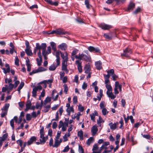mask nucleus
I'll return each mask as SVG.
<instances>
[{
    "label": "nucleus",
    "mask_w": 153,
    "mask_h": 153,
    "mask_svg": "<svg viewBox=\"0 0 153 153\" xmlns=\"http://www.w3.org/2000/svg\"><path fill=\"white\" fill-rule=\"evenodd\" d=\"M40 139L39 141L40 144H44L48 139V136H44V128L42 127L40 130Z\"/></svg>",
    "instance_id": "nucleus-1"
},
{
    "label": "nucleus",
    "mask_w": 153,
    "mask_h": 153,
    "mask_svg": "<svg viewBox=\"0 0 153 153\" xmlns=\"http://www.w3.org/2000/svg\"><path fill=\"white\" fill-rule=\"evenodd\" d=\"M75 58L79 60H83L87 62L90 61L91 58L83 53H79L78 55L75 56Z\"/></svg>",
    "instance_id": "nucleus-2"
},
{
    "label": "nucleus",
    "mask_w": 153,
    "mask_h": 153,
    "mask_svg": "<svg viewBox=\"0 0 153 153\" xmlns=\"http://www.w3.org/2000/svg\"><path fill=\"white\" fill-rule=\"evenodd\" d=\"M46 46L45 43H42V52L48 54L51 53V48L50 46H48L47 47V50L46 51Z\"/></svg>",
    "instance_id": "nucleus-3"
},
{
    "label": "nucleus",
    "mask_w": 153,
    "mask_h": 153,
    "mask_svg": "<svg viewBox=\"0 0 153 153\" xmlns=\"http://www.w3.org/2000/svg\"><path fill=\"white\" fill-rule=\"evenodd\" d=\"M47 69L46 68L43 67H39L36 70H33L29 74L30 75H32L34 74L39 72H42L44 71H45Z\"/></svg>",
    "instance_id": "nucleus-4"
},
{
    "label": "nucleus",
    "mask_w": 153,
    "mask_h": 153,
    "mask_svg": "<svg viewBox=\"0 0 153 153\" xmlns=\"http://www.w3.org/2000/svg\"><path fill=\"white\" fill-rule=\"evenodd\" d=\"M42 89V87L40 85H38L35 87L33 89L32 96L34 97H36V92L38 90H41Z\"/></svg>",
    "instance_id": "nucleus-5"
},
{
    "label": "nucleus",
    "mask_w": 153,
    "mask_h": 153,
    "mask_svg": "<svg viewBox=\"0 0 153 153\" xmlns=\"http://www.w3.org/2000/svg\"><path fill=\"white\" fill-rule=\"evenodd\" d=\"M68 61H62V70L65 71L66 74L68 73V70L67 69V62Z\"/></svg>",
    "instance_id": "nucleus-6"
},
{
    "label": "nucleus",
    "mask_w": 153,
    "mask_h": 153,
    "mask_svg": "<svg viewBox=\"0 0 153 153\" xmlns=\"http://www.w3.org/2000/svg\"><path fill=\"white\" fill-rule=\"evenodd\" d=\"M131 53L132 52L130 48H126L124 51L123 53L121 54V56H123L126 57H128Z\"/></svg>",
    "instance_id": "nucleus-7"
},
{
    "label": "nucleus",
    "mask_w": 153,
    "mask_h": 153,
    "mask_svg": "<svg viewBox=\"0 0 153 153\" xmlns=\"http://www.w3.org/2000/svg\"><path fill=\"white\" fill-rule=\"evenodd\" d=\"M98 145L96 143L94 144L92 149V153H101L100 149H98Z\"/></svg>",
    "instance_id": "nucleus-8"
},
{
    "label": "nucleus",
    "mask_w": 153,
    "mask_h": 153,
    "mask_svg": "<svg viewBox=\"0 0 153 153\" xmlns=\"http://www.w3.org/2000/svg\"><path fill=\"white\" fill-rule=\"evenodd\" d=\"M81 62L79 60H77L76 61V64L77 65V68L79 72V73H81L82 71V66L81 65Z\"/></svg>",
    "instance_id": "nucleus-9"
},
{
    "label": "nucleus",
    "mask_w": 153,
    "mask_h": 153,
    "mask_svg": "<svg viewBox=\"0 0 153 153\" xmlns=\"http://www.w3.org/2000/svg\"><path fill=\"white\" fill-rule=\"evenodd\" d=\"M98 131L97 126L96 125L93 126L91 128V133L92 136H94Z\"/></svg>",
    "instance_id": "nucleus-10"
},
{
    "label": "nucleus",
    "mask_w": 153,
    "mask_h": 153,
    "mask_svg": "<svg viewBox=\"0 0 153 153\" xmlns=\"http://www.w3.org/2000/svg\"><path fill=\"white\" fill-rule=\"evenodd\" d=\"M67 127L66 126V125H64L63 122L62 121H59V124L58 126V127L59 128L62 127V130L63 131H66Z\"/></svg>",
    "instance_id": "nucleus-11"
},
{
    "label": "nucleus",
    "mask_w": 153,
    "mask_h": 153,
    "mask_svg": "<svg viewBox=\"0 0 153 153\" xmlns=\"http://www.w3.org/2000/svg\"><path fill=\"white\" fill-rule=\"evenodd\" d=\"M62 138H60L59 140L58 139H55L54 144L53 146V147L57 148L60 144V143L62 142Z\"/></svg>",
    "instance_id": "nucleus-12"
},
{
    "label": "nucleus",
    "mask_w": 153,
    "mask_h": 153,
    "mask_svg": "<svg viewBox=\"0 0 153 153\" xmlns=\"http://www.w3.org/2000/svg\"><path fill=\"white\" fill-rule=\"evenodd\" d=\"M100 27L102 29L104 30H108L111 28V26L105 23H101L100 25Z\"/></svg>",
    "instance_id": "nucleus-13"
},
{
    "label": "nucleus",
    "mask_w": 153,
    "mask_h": 153,
    "mask_svg": "<svg viewBox=\"0 0 153 153\" xmlns=\"http://www.w3.org/2000/svg\"><path fill=\"white\" fill-rule=\"evenodd\" d=\"M84 69L85 73L86 74L91 72L90 65L89 63H88L85 65Z\"/></svg>",
    "instance_id": "nucleus-14"
},
{
    "label": "nucleus",
    "mask_w": 153,
    "mask_h": 153,
    "mask_svg": "<svg viewBox=\"0 0 153 153\" xmlns=\"http://www.w3.org/2000/svg\"><path fill=\"white\" fill-rule=\"evenodd\" d=\"M88 50L90 52H94L95 53H98L100 52V50L99 49L97 48H95L93 47L90 46L88 48Z\"/></svg>",
    "instance_id": "nucleus-15"
},
{
    "label": "nucleus",
    "mask_w": 153,
    "mask_h": 153,
    "mask_svg": "<svg viewBox=\"0 0 153 153\" xmlns=\"http://www.w3.org/2000/svg\"><path fill=\"white\" fill-rule=\"evenodd\" d=\"M119 124V123L117 122L114 123H113L112 122H110L108 125L110 126V128L112 130H115L116 129L117 126Z\"/></svg>",
    "instance_id": "nucleus-16"
},
{
    "label": "nucleus",
    "mask_w": 153,
    "mask_h": 153,
    "mask_svg": "<svg viewBox=\"0 0 153 153\" xmlns=\"http://www.w3.org/2000/svg\"><path fill=\"white\" fill-rule=\"evenodd\" d=\"M135 4L134 3L132 2H130L128 5V8L126 10V11H129L130 10H132L134 8Z\"/></svg>",
    "instance_id": "nucleus-17"
},
{
    "label": "nucleus",
    "mask_w": 153,
    "mask_h": 153,
    "mask_svg": "<svg viewBox=\"0 0 153 153\" xmlns=\"http://www.w3.org/2000/svg\"><path fill=\"white\" fill-rule=\"evenodd\" d=\"M100 149L101 152L103 149H105V150L102 153H108L111 152V150H107V146H104L103 144L102 145V146L100 147Z\"/></svg>",
    "instance_id": "nucleus-18"
},
{
    "label": "nucleus",
    "mask_w": 153,
    "mask_h": 153,
    "mask_svg": "<svg viewBox=\"0 0 153 153\" xmlns=\"http://www.w3.org/2000/svg\"><path fill=\"white\" fill-rule=\"evenodd\" d=\"M120 84L118 82H116L115 84V87L114 88V94H117L119 93V91L117 90L118 87L119 86Z\"/></svg>",
    "instance_id": "nucleus-19"
},
{
    "label": "nucleus",
    "mask_w": 153,
    "mask_h": 153,
    "mask_svg": "<svg viewBox=\"0 0 153 153\" xmlns=\"http://www.w3.org/2000/svg\"><path fill=\"white\" fill-rule=\"evenodd\" d=\"M58 47L62 50L65 51L66 49L67 48V46L65 43H62L59 45Z\"/></svg>",
    "instance_id": "nucleus-20"
},
{
    "label": "nucleus",
    "mask_w": 153,
    "mask_h": 153,
    "mask_svg": "<svg viewBox=\"0 0 153 153\" xmlns=\"http://www.w3.org/2000/svg\"><path fill=\"white\" fill-rule=\"evenodd\" d=\"M98 113L96 111H94V113H93L90 114V117L91 119L93 121H95V116H98Z\"/></svg>",
    "instance_id": "nucleus-21"
},
{
    "label": "nucleus",
    "mask_w": 153,
    "mask_h": 153,
    "mask_svg": "<svg viewBox=\"0 0 153 153\" xmlns=\"http://www.w3.org/2000/svg\"><path fill=\"white\" fill-rule=\"evenodd\" d=\"M95 65L97 69L98 70H100L102 68V62L100 61L96 62Z\"/></svg>",
    "instance_id": "nucleus-22"
},
{
    "label": "nucleus",
    "mask_w": 153,
    "mask_h": 153,
    "mask_svg": "<svg viewBox=\"0 0 153 153\" xmlns=\"http://www.w3.org/2000/svg\"><path fill=\"white\" fill-rule=\"evenodd\" d=\"M106 94L108 97L110 98L111 99H114L116 97V96L113 94L112 91L106 92Z\"/></svg>",
    "instance_id": "nucleus-23"
},
{
    "label": "nucleus",
    "mask_w": 153,
    "mask_h": 153,
    "mask_svg": "<svg viewBox=\"0 0 153 153\" xmlns=\"http://www.w3.org/2000/svg\"><path fill=\"white\" fill-rule=\"evenodd\" d=\"M66 111L67 112L68 114V115H70L71 112H72L73 113L74 112L73 106H72L71 107L67 108Z\"/></svg>",
    "instance_id": "nucleus-24"
},
{
    "label": "nucleus",
    "mask_w": 153,
    "mask_h": 153,
    "mask_svg": "<svg viewBox=\"0 0 153 153\" xmlns=\"http://www.w3.org/2000/svg\"><path fill=\"white\" fill-rule=\"evenodd\" d=\"M56 34L58 35H62L65 33V31L62 29L59 28L56 29Z\"/></svg>",
    "instance_id": "nucleus-25"
},
{
    "label": "nucleus",
    "mask_w": 153,
    "mask_h": 153,
    "mask_svg": "<svg viewBox=\"0 0 153 153\" xmlns=\"http://www.w3.org/2000/svg\"><path fill=\"white\" fill-rule=\"evenodd\" d=\"M36 137H35L33 136L31 137L30 139L28 141L27 144L28 145H30L32 144L33 142L36 141Z\"/></svg>",
    "instance_id": "nucleus-26"
},
{
    "label": "nucleus",
    "mask_w": 153,
    "mask_h": 153,
    "mask_svg": "<svg viewBox=\"0 0 153 153\" xmlns=\"http://www.w3.org/2000/svg\"><path fill=\"white\" fill-rule=\"evenodd\" d=\"M32 104L30 100H28L26 105V108L25 110L26 111L30 108Z\"/></svg>",
    "instance_id": "nucleus-27"
},
{
    "label": "nucleus",
    "mask_w": 153,
    "mask_h": 153,
    "mask_svg": "<svg viewBox=\"0 0 153 153\" xmlns=\"http://www.w3.org/2000/svg\"><path fill=\"white\" fill-rule=\"evenodd\" d=\"M5 67L7 68L6 69L5 68H3L2 69L4 71V72L5 74H6L7 73H9L10 72V68L8 64L5 65Z\"/></svg>",
    "instance_id": "nucleus-28"
},
{
    "label": "nucleus",
    "mask_w": 153,
    "mask_h": 153,
    "mask_svg": "<svg viewBox=\"0 0 153 153\" xmlns=\"http://www.w3.org/2000/svg\"><path fill=\"white\" fill-rule=\"evenodd\" d=\"M26 65L27 67V71L29 72L31 71V65L30 64L29 60V59L26 60Z\"/></svg>",
    "instance_id": "nucleus-29"
},
{
    "label": "nucleus",
    "mask_w": 153,
    "mask_h": 153,
    "mask_svg": "<svg viewBox=\"0 0 153 153\" xmlns=\"http://www.w3.org/2000/svg\"><path fill=\"white\" fill-rule=\"evenodd\" d=\"M25 51L27 54L28 56H31L33 54L32 51L30 49V48H26Z\"/></svg>",
    "instance_id": "nucleus-30"
},
{
    "label": "nucleus",
    "mask_w": 153,
    "mask_h": 153,
    "mask_svg": "<svg viewBox=\"0 0 153 153\" xmlns=\"http://www.w3.org/2000/svg\"><path fill=\"white\" fill-rule=\"evenodd\" d=\"M78 136L79 137L80 139L83 140V132L82 130L79 131L77 133Z\"/></svg>",
    "instance_id": "nucleus-31"
},
{
    "label": "nucleus",
    "mask_w": 153,
    "mask_h": 153,
    "mask_svg": "<svg viewBox=\"0 0 153 153\" xmlns=\"http://www.w3.org/2000/svg\"><path fill=\"white\" fill-rule=\"evenodd\" d=\"M94 138L93 137H91L86 142V144L88 146H89L91 143L94 142Z\"/></svg>",
    "instance_id": "nucleus-32"
},
{
    "label": "nucleus",
    "mask_w": 153,
    "mask_h": 153,
    "mask_svg": "<svg viewBox=\"0 0 153 153\" xmlns=\"http://www.w3.org/2000/svg\"><path fill=\"white\" fill-rule=\"evenodd\" d=\"M102 92V90L101 89H100L99 90L100 96L98 95L97 96V99L99 101H100L101 100V98L103 96Z\"/></svg>",
    "instance_id": "nucleus-33"
},
{
    "label": "nucleus",
    "mask_w": 153,
    "mask_h": 153,
    "mask_svg": "<svg viewBox=\"0 0 153 153\" xmlns=\"http://www.w3.org/2000/svg\"><path fill=\"white\" fill-rule=\"evenodd\" d=\"M40 45L39 43H37L36 44V47L34 49L33 51V53L35 55H36V51L38 49H40Z\"/></svg>",
    "instance_id": "nucleus-34"
},
{
    "label": "nucleus",
    "mask_w": 153,
    "mask_h": 153,
    "mask_svg": "<svg viewBox=\"0 0 153 153\" xmlns=\"http://www.w3.org/2000/svg\"><path fill=\"white\" fill-rule=\"evenodd\" d=\"M55 92V91H54V90H53L52 92L51 98L54 101L58 99L59 96L58 94H57L55 97H54V93Z\"/></svg>",
    "instance_id": "nucleus-35"
},
{
    "label": "nucleus",
    "mask_w": 153,
    "mask_h": 153,
    "mask_svg": "<svg viewBox=\"0 0 153 153\" xmlns=\"http://www.w3.org/2000/svg\"><path fill=\"white\" fill-rule=\"evenodd\" d=\"M10 104L7 103L5 105L4 107L1 109L2 111H7V112L8 109L9 107Z\"/></svg>",
    "instance_id": "nucleus-36"
},
{
    "label": "nucleus",
    "mask_w": 153,
    "mask_h": 153,
    "mask_svg": "<svg viewBox=\"0 0 153 153\" xmlns=\"http://www.w3.org/2000/svg\"><path fill=\"white\" fill-rule=\"evenodd\" d=\"M51 97H47L44 100V104L45 105H46L47 103L48 102H50L51 101Z\"/></svg>",
    "instance_id": "nucleus-37"
},
{
    "label": "nucleus",
    "mask_w": 153,
    "mask_h": 153,
    "mask_svg": "<svg viewBox=\"0 0 153 153\" xmlns=\"http://www.w3.org/2000/svg\"><path fill=\"white\" fill-rule=\"evenodd\" d=\"M85 4L88 9H90L91 7V5L89 4V0H85Z\"/></svg>",
    "instance_id": "nucleus-38"
},
{
    "label": "nucleus",
    "mask_w": 153,
    "mask_h": 153,
    "mask_svg": "<svg viewBox=\"0 0 153 153\" xmlns=\"http://www.w3.org/2000/svg\"><path fill=\"white\" fill-rule=\"evenodd\" d=\"M24 85V83L23 82H21L17 88V91H19V93L20 92V90L22 88Z\"/></svg>",
    "instance_id": "nucleus-39"
},
{
    "label": "nucleus",
    "mask_w": 153,
    "mask_h": 153,
    "mask_svg": "<svg viewBox=\"0 0 153 153\" xmlns=\"http://www.w3.org/2000/svg\"><path fill=\"white\" fill-rule=\"evenodd\" d=\"M105 87L107 89L106 92H108L112 91V87L110 84L106 85Z\"/></svg>",
    "instance_id": "nucleus-40"
},
{
    "label": "nucleus",
    "mask_w": 153,
    "mask_h": 153,
    "mask_svg": "<svg viewBox=\"0 0 153 153\" xmlns=\"http://www.w3.org/2000/svg\"><path fill=\"white\" fill-rule=\"evenodd\" d=\"M52 47V49L54 51H56V45L54 42H51L50 43Z\"/></svg>",
    "instance_id": "nucleus-41"
},
{
    "label": "nucleus",
    "mask_w": 153,
    "mask_h": 153,
    "mask_svg": "<svg viewBox=\"0 0 153 153\" xmlns=\"http://www.w3.org/2000/svg\"><path fill=\"white\" fill-rule=\"evenodd\" d=\"M39 58V59L37 58L36 59V60L37 62L38 65L39 66L41 65L42 61V57H41Z\"/></svg>",
    "instance_id": "nucleus-42"
},
{
    "label": "nucleus",
    "mask_w": 153,
    "mask_h": 153,
    "mask_svg": "<svg viewBox=\"0 0 153 153\" xmlns=\"http://www.w3.org/2000/svg\"><path fill=\"white\" fill-rule=\"evenodd\" d=\"M102 112L103 115L105 116L108 113V111L107 110V109L105 108L102 109Z\"/></svg>",
    "instance_id": "nucleus-43"
},
{
    "label": "nucleus",
    "mask_w": 153,
    "mask_h": 153,
    "mask_svg": "<svg viewBox=\"0 0 153 153\" xmlns=\"http://www.w3.org/2000/svg\"><path fill=\"white\" fill-rule=\"evenodd\" d=\"M7 136L8 134L7 133H5L3 134L2 137H0V139L1 138V140L2 141H4L7 138Z\"/></svg>",
    "instance_id": "nucleus-44"
},
{
    "label": "nucleus",
    "mask_w": 153,
    "mask_h": 153,
    "mask_svg": "<svg viewBox=\"0 0 153 153\" xmlns=\"http://www.w3.org/2000/svg\"><path fill=\"white\" fill-rule=\"evenodd\" d=\"M104 121L103 120L101 117H99V119L97 120V124L100 126H101V123L102 122H104Z\"/></svg>",
    "instance_id": "nucleus-45"
},
{
    "label": "nucleus",
    "mask_w": 153,
    "mask_h": 153,
    "mask_svg": "<svg viewBox=\"0 0 153 153\" xmlns=\"http://www.w3.org/2000/svg\"><path fill=\"white\" fill-rule=\"evenodd\" d=\"M78 152L79 153H84V150L81 146L79 145Z\"/></svg>",
    "instance_id": "nucleus-46"
},
{
    "label": "nucleus",
    "mask_w": 153,
    "mask_h": 153,
    "mask_svg": "<svg viewBox=\"0 0 153 153\" xmlns=\"http://www.w3.org/2000/svg\"><path fill=\"white\" fill-rule=\"evenodd\" d=\"M104 36L108 39H110L112 38V36L110 33H105L104 34Z\"/></svg>",
    "instance_id": "nucleus-47"
},
{
    "label": "nucleus",
    "mask_w": 153,
    "mask_h": 153,
    "mask_svg": "<svg viewBox=\"0 0 153 153\" xmlns=\"http://www.w3.org/2000/svg\"><path fill=\"white\" fill-rule=\"evenodd\" d=\"M57 66L54 65H52L50 66L49 68V70L50 71H53L55 70Z\"/></svg>",
    "instance_id": "nucleus-48"
},
{
    "label": "nucleus",
    "mask_w": 153,
    "mask_h": 153,
    "mask_svg": "<svg viewBox=\"0 0 153 153\" xmlns=\"http://www.w3.org/2000/svg\"><path fill=\"white\" fill-rule=\"evenodd\" d=\"M100 106L101 109H102V108H105V102L103 101L101 102L100 103Z\"/></svg>",
    "instance_id": "nucleus-49"
},
{
    "label": "nucleus",
    "mask_w": 153,
    "mask_h": 153,
    "mask_svg": "<svg viewBox=\"0 0 153 153\" xmlns=\"http://www.w3.org/2000/svg\"><path fill=\"white\" fill-rule=\"evenodd\" d=\"M26 120H30L31 119L32 117L30 114H27L26 116Z\"/></svg>",
    "instance_id": "nucleus-50"
},
{
    "label": "nucleus",
    "mask_w": 153,
    "mask_h": 153,
    "mask_svg": "<svg viewBox=\"0 0 153 153\" xmlns=\"http://www.w3.org/2000/svg\"><path fill=\"white\" fill-rule=\"evenodd\" d=\"M78 52V50L76 49H74L72 52L71 53V56H74V55L76 56V54H77Z\"/></svg>",
    "instance_id": "nucleus-51"
},
{
    "label": "nucleus",
    "mask_w": 153,
    "mask_h": 153,
    "mask_svg": "<svg viewBox=\"0 0 153 153\" xmlns=\"http://www.w3.org/2000/svg\"><path fill=\"white\" fill-rule=\"evenodd\" d=\"M63 87L64 88V92L65 93V94H67L68 90L67 85L65 84L63 85Z\"/></svg>",
    "instance_id": "nucleus-52"
},
{
    "label": "nucleus",
    "mask_w": 153,
    "mask_h": 153,
    "mask_svg": "<svg viewBox=\"0 0 153 153\" xmlns=\"http://www.w3.org/2000/svg\"><path fill=\"white\" fill-rule=\"evenodd\" d=\"M10 124L12 127L13 129L14 128V121L13 119H11L10 121Z\"/></svg>",
    "instance_id": "nucleus-53"
},
{
    "label": "nucleus",
    "mask_w": 153,
    "mask_h": 153,
    "mask_svg": "<svg viewBox=\"0 0 153 153\" xmlns=\"http://www.w3.org/2000/svg\"><path fill=\"white\" fill-rule=\"evenodd\" d=\"M69 119L68 118H65V121L63 123L64 125H66V126H68V125Z\"/></svg>",
    "instance_id": "nucleus-54"
},
{
    "label": "nucleus",
    "mask_w": 153,
    "mask_h": 153,
    "mask_svg": "<svg viewBox=\"0 0 153 153\" xmlns=\"http://www.w3.org/2000/svg\"><path fill=\"white\" fill-rule=\"evenodd\" d=\"M17 143L19 144L21 147L22 146L23 141L21 140H19L16 141Z\"/></svg>",
    "instance_id": "nucleus-55"
},
{
    "label": "nucleus",
    "mask_w": 153,
    "mask_h": 153,
    "mask_svg": "<svg viewBox=\"0 0 153 153\" xmlns=\"http://www.w3.org/2000/svg\"><path fill=\"white\" fill-rule=\"evenodd\" d=\"M15 63L16 65L17 66L19 65V59L17 56L15 57Z\"/></svg>",
    "instance_id": "nucleus-56"
},
{
    "label": "nucleus",
    "mask_w": 153,
    "mask_h": 153,
    "mask_svg": "<svg viewBox=\"0 0 153 153\" xmlns=\"http://www.w3.org/2000/svg\"><path fill=\"white\" fill-rule=\"evenodd\" d=\"M78 108L80 112H83L84 110V108L81 105H80L78 106Z\"/></svg>",
    "instance_id": "nucleus-57"
},
{
    "label": "nucleus",
    "mask_w": 153,
    "mask_h": 153,
    "mask_svg": "<svg viewBox=\"0 0 153 153\" xmlns=\"http://www.w3.org/2000/svg\"><path fill=\"white\" fill-rule=\"evenodd\" d=\"M31 116L32 117L34 118H35L38 116L37 114H36V112L35 111H33L32 113Z\"/></svg>",
    "instance_id": "nucleus-58"
},
{
    "label": "nucleus",
    "mask_w": 153,
    "mask_h": 153,
    "mask_svg": "<svg viewBox=\"0 0 153 153\" xmlns=\"http://www.w3.org/2000/svg\"><path fill=\"white\" fill-rule=\"evenodd\" d=\"M76 21L79 23H84V22L82 19L81 18H77L76 19Z\"/></svg>",
    "instance_id": "nucleus-59"
},
{
    "label": "nucleus",
    "mask_w": 153,
    "mask_h": 153,
    "mask_svg": "<svg viewBox=\"0 0 153 153\" xmlns=\"http://www.w3.org/2000/svg\"><path fill=\"white\" fill-rule=\"evenodd\" d=\"M107 73L110 74H111V75H112L114 74V70L113 69H110L107 71Z\"/></svg>",
    "instance_id": "nucleus-60"
},
{
    "label": "nucleus",
    "mask_w": 153,
    "mask_h": 153,
    "mask_svg": "<svg viewBox=\"0 0 153 153\" xmlns=\"http://www.w3.org/2000/svg\"><path fill=\"white\" fill-rule=\"evenodd\" d=\"M69 149V147L68 146H67L65 147L63 150L62 151V152H68Z\"/></svg>",
    "instance_id": "nucleus-61"
},
{
    "label": "nucleus",
    "mask_w": 153,
    "mask_h": 153,
    "mask_svg": "<svg viewBox=\"0 0 153 153\" xmlns=\"http://www.w3.org/2000/svg\"><path fill=\"white\" fill-rule=\"evenodd\" d=\"M7 111H2L1 113V117H4L7 114Z\"/></svg>",
    "instance_id": "nucleus-62"
},
{
    "label": "nucleus",
    "mask_w": 153,
    "mask_h": 153,
    "mask_svg": "<svg viewBox=\"0 0 153 153\" xmlns=\"http://www.w3.org/2000/svg\"><path fill=\"white\" fill-rule=\"evenodd\" d=\"M67 76H65L64 77H63L62 79H61L62 81V82L63 83H66L67 81Z\"/></svg>",
    "instance_id": "nucleus-63"
},
{
    "label": "nucleus",
    "mask_w": 153,
    "mask_h": 153,
    "mask_svg": "<svg viewBox=\"0 0 153 153\" xmlns=\"http://www.w3.org/2000/svg\"><path fill=\"white\" fill-rule=\"evenodd\" d=\"M87 84L85 83V82H83L82 86V89L84 90H85L86 89L87 87Z\"/></svg>",
    "instance_id": "nucleus-64"
}]
</instances>
